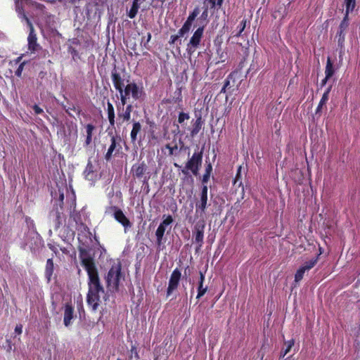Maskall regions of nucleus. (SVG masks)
<instances>
[{
    "mask_svg": "<svg viewBox=\"0 0 360 360\" xmlns=\"http://www.w3.org/2000/svg\"><path fill=\"white\" fill-rule=\"evenodd\" d=\"M88 277L86 302L91 311L95 312L98 310L100 303L101 302L100 294L104 293V288L100 282L98 274Z\"/></svg>",
    "mask_w": 360,
    "mask_h": 360,
    "instance_id": "f257e3e1",
    "label": "nucleus"
},
{
    "mask_svg": "<svg viewBox=\"0 0 360 360\" xmlns=\"http://www.w3.org/2000/svg\"><path fill=\"white\" fill-rule=\"evenodd\" d=\"M120 95V101L122 106H124L130 96L134 101L139 100L143 95H144V90L143 86H139L134 82L127 84L121 90L117 91Z\"/></svg>",
    "mask_w": 360,
    "mask_h": 360,
    "instance_id": "f03ea898",
    "label": "nucleus"
},
{
    "mask_svg": "<svg viewBox=\"0 0 360 360\" xmlns=\"http://www.w3.org/2000/svg\"><path fill=\"white\" fill-rule=\"evenodd\" d=\"M131 173L134 179L142 183L143 186L149 188V180L151 177V172L148 165L143 160L134 164L131 169Z\"/></svg>",
    "mask_w": 360,
    "mask_h": 360,
    "instance_id": "7ed1b4c3",
    "label": "nucleus"
},
{
    "mask_svg": "<svg viewBox=\"0 0 360 360\" xmlns=\"http://www.w3.org/2000/svg\"><path fill=\"white\" fill-rule=\"evenodd\" d=\"M122 267L120 264L113 265L108 271L105 277L106 285L110 291H117L119 290L120 281L121 278Z\"/></svg>",
    "mask_w": 360,
    "mask_h": 360,
    "instance_id": "20e7f679",
    "label": "nucleus"
},
{
    "mask_svg": "<svg viewBox=\"0 0 360 360\" xmlns=\"http://www.w3.org/2000/svg\"><path fill=\"white\" fill-rule=\"evenodd\" d=\"M202 162V150L195 152L191 158L187 161L186 166L181 169L182 174H188L190 170L194 176L199 174V170Z\"/></svg>",
    "mask_w": 360,
    "mask_h": 360,
    "instance_id": "39448f33",
    "label": "nucleus"
},
{
    "mask_svg": "<svg viewBox=\"0 0 360 360\" xmlns=\"http://www.w3.org/2000/svg\"><path fill=\"white\" fill-rule=\"evenodd\" d=\"M108 134L110 136V144L104 155V158L107 162L111 160L113 157L119 156L122 153L121 136L117 134L114 135L112 133Z\"/></svg>",
    "mask_w": 360,
    "mask_h": 360,
    "instance_id": "423d86ee",
    "label": "nucleus"
},
{
    "mask_svg": "<svg viewBox=\"0 0 360 360\" xmlns=\"http://www.w3.org/2000/svg\"><path fill=\"white\" fill-rule=\"evenodd\" d=\"M79 255L82 265L86 271L88 276L98 274L94 260L93 257L89 255L86 249L79 248Z\"/></svg>",
    "mask_w": 360,
    "mask_h": 360,
    "instance_id": "0eeeda50",
    "label": "nucleus"
},
{
    "mask_svg": "<svg viewBox=\"0 0 360 360\" xmlns=\"http://www.w3.org/2000/svg\"><path fill=\"white\" fill-rule=\"evenodd\" d=\"M204 30L205 25L198 27L186 45V51L190 56L192 55L200 46L203 37Z\"/></svg>",
    "mask_w": 360,
    "mask_h": 360,
    "instance_id": "6e6552de",
    "label": "nucleus"
},
{
    "mask_svg": "<svg viewBox=\"0 0 360 360\" xmlns=\"http://www.w3.org/2000/svg\"><path fill=\"white\" fill-rule=\"evenodd\" d=\"M205 228V221L204 219L198 221L193 230V236L194 237V242L198 244L196 247V252L198 251L203 245L204 231Z\"/></svg>",
    "mask_w": 360,
    "mask_h": 360,
    "instance_id": "1a4fd4ad",
    "label": "nucleus"
},
{
    "mask_svg": "<svg viewBox=\"0 0 360 360\" xmlns=\"http://www.w3.org/2000/svg\"><path fill=\"white\" fill-rule=\"evenodd\" d=\"M164 219L158 226L155 231L156 243L158 245L162 244L163 237L167 226L170 225L173 222V217L172 215L163 216Z\"/></svg>",
    "mask_w": 360,
    "mask_h": 360,
    "instance_id": "9d476101",
    "label": "nucleus"
},
{
    "mask_svg": "<svg viewBox=\"0 0 360 360\" xmlns=\"http://www.w3.org/2000/svg\"><path fill=\"white\" fill-rule=\"evenodd\" d=\"M109 212H113L115 219L121 224L124 229L130 228L131 223L129 219L125 216L123 211L117 206H110L108 207Z\"/></svg>",
    "mask_w": 360,
    "mask_h": 360,
    "instance_id": "9b49d317",
    "label": "nucleus"
},
{
    "mask_svg": "<svg viewBox=\"0 0 360 360\" xmlns=\"http://www.w3.org/2000/svg\"><path fill=\"white\" fill-rule=\"evenodd\" d=\"M181 278V271L176 268L172 272L169 279L168 287L167 289V297H169L170 295L177 289L179 282Z\"/></svg>",
    "mask_w": 360,
    "mask_h": 360,
    "instance_id": "f8f14e48",
    "label": "nucleus"
},
{
    "mask_svg": "<svg viewBox=\"0 0 360 360\" xmlns=\"http://www.w3.org/2000/svg\"><path fill=\"white\" fill-rule=\"evenodd\" d=\"M30 24V32L27 37L28 50L31 53H35L41 49V46L37 43V37L32 23Z\"/></svg>",
    "mask_w": 360,
    "mask_h": 360,
    "instance_id": "ddd939ff",
    "label": "nucleus"
},
{
    "mask_svg": "<svg viewBox=\"0 0 360 360\" xmlns=\"http://www.w3.org/2000/svg\"><path fill=\"white\" fill-rule=\"evenodd\" d=\"M207 192L208 188L207 185H203L201 188L200 198L195 204L196 212L205 213L207 207Z\"/></svg>",
    "mask_w": 360,
    "mask_h": 360,
    "instance_id": "4468645a",
    "label": "nucleus"
},
{
    "mask_svg": "<svg viewBox=\"0 0 360 360\" xmlns=\"http://www.w3.org/2000/svg\"><path fill=\"white\" fill-rule=\"evenodd\" d=\"M63 209L56 206L53 207V210L51 212V215L54 217L53 222L55 229H58L63 224L65 220V217L63 213Z\"/></svg>",
    "mask_w": 360,
    "mask_h": 360,
    "instance_id": "2eb2a0df",
    "label": "nucleus"
},
{
    "mask_svg": "<svg viewBox=\"0 0 360 360\" xmlns=\"http://www.w3.org/2000/svg\"><path fill=\"white\" fill-rule=\"evenodd\" d=\"M290 4L291 2L289 0H285L282 4H278L273 14L274 18H284L288 13Z\"/></svg>",
    "mask_w": 360,
    "mask_h": 360,
    "instance_id": "dca6fc26",
    "label": "nucleus"
},
{
    "mask_svg": "<svg viewBox=\"0 0 360 360\" xmlns=\"http://www.w3.org/2000/svg\"><path fill=\"white\" fill-rule=\"evenodd\" d=\"M74 317V307L71 303H66L65 304L63 323L65 326H69L71 324V321Z\"/></svg>",
    "mask_w": 360,
    "mask_h": 360,
    "instance_id": "f3484780",
    "label": "nucleus"
},
{
    "mask_svg": "<svg viewBox=\"0 0 360 360\" xmlns=\"http://www.w3.org/2000/svg\"><path fill=\"white\" fill-rule=\"evenodd\" d=\"M111 79L115 89L118 91L124 86V80L115 68L111 72Z\"/></svg>",
    "mask_w": 360,
    "mask_h": 360,
    "instance_id": "a211bd4d",
    "label": "nucleus"
},
{
    "mask_svg": "<svg viewBox=\"0 0 360 360\" xmlns=\"http://www.w3.org/2000/svg\"><path fill=\"white\" fill-rule=\"evenodd\" d=\"M54 271V263L53 258H49L46 260L44 275L47 280V283H50Z\"/></svg>",
    "mask_w": 360,
    "mask_h": 360,
    "instance_id": "6ab92c4d",
    "label": "nucleus"
},
{
    "mask_svg": "<svg viewBox=\"0 0 360 360\" xmlns=\"http://www.w3.org/2000/svg\"><path fill=\"white\" fill-rule=\"evenodd\" d=\"M85 179L89 181H93L96 177V171L91 161H89L84 171Z\"/></svg>",
    "mask_w": 360,
    "mask_h": 360,
    "instance_id": "aec40b11",
    "label": "nucleus"
},
{
    "mask_svg": "<svg viewBox=\"0 0 360 360\" xmlns=\"http://www.w3.org/2000/svg\"><path fill=\"white\" fill-rule=\"evenodd\" d=\"M142 129L141 124L138 121H134L132 129L130 133V139L132 143H134L137 140V136L139 133H141Z\"/></svg>",
    "mask_w": 360,
    "mask_h": 360,
    "instance_id": "412c9836",
    "label": "nucleus"
},
{
    "mask_svg": "<svg viewBox=\"0 0 360 360\" xmlns=\"http://www.w3.org/2000/svg\"><path fill=\"white\" fill-rule=\"evenodd\" d=\"M145 1L146 0H133L131 8L127 13V15L129 18L133 19L136 16L141 4Z\"/></svg>",
    "mask_w": 360,
    "mask_h": 360,
    "instance_id": "4be33fe9",
    "label": "nucleus"
},
{
    "mask_svg": "<svg viewBox=\"0 0 360 360\" xmlns=\"http://www.w3.org/2000/svg\"><path fill=\"white\" fill-rule=\"evenodd\" d=\"M331 89H332V85L328 86L326 89V90L325 91V92L323 93V94L322 95V97L319 101V103L316 109V114L319 113L321 110L323 105H324L326 103V102L328 101L329 94L331 91Z\"/></svg>",
    "mask_w": 360,
    "mask_h": 360,
    "instance_id": "5701e85b",
    "label": "nucleus"
},
{
    "mask_svg": "<svg viewBox=\"0 0 360 360\" xmlns=\"http://www.w3.org/2000/svg\"><path fill=\"white\" fill-rule=\"evenodd\" d=\"M107 113L110 125V127H114L115 124V110L113 105L110 101H108L107 103Z\"/></svg>",
    "mask_w": 360,
    "mask_h": 360,
    "instance_id": "b1692460",
    "label": "nucleus"
},
{
    "mask_svg": "<svg viewBox=\"0 0 360 360\" xmlns=\"http://www.w3.org/2000/svg\"><path fill=\"white\" fill-rule=\"evenodd\" d=\"M335 70L333 62L330 58L328 57L325 68V75L326 76V79H330L335 74Z\"/></svg>",
    "mask_w": 360,
    "mask_h": 360,
    "instance_id": "393cba45",
    "label": "nucleus"
},
{
    "mask_svg": "<svg viewBox=\"0 0 360 360\" xmlns=\"http://www.w3.org/2000/svg\"><path fill=\"white\" fill-rule=\"evenodd\" d=\"M214 44H215V45L217 46V54L218 58H219V60H218L217 63H224V62H225V60L227 58V53L224 50H223L221 49V42H219L217 44V41L215 40L214 41Z\"/></svg>",
    "mask_w": 360,
    "mask_h": 360,
    "instance_id": "a878e982",
    "label": "nucleus"
},
{
    "mask_svg": "<svg viewBox=\"0 0 360 360\" xmlns=\"http://www.w3.org/2000/svg\"><path fill=\"white\" fill-rule=\"evenodd\" d=\"M117 108L118 111V120H122L121 123L129 121L131 119V115L124 110V106L122 107V112L120 111L121 108L119 105H117Z\"/></svg>",
    "mask_w": 360,
    "mask_h": 360,
    "instance_id": "bb28decb",
    "label": "nucleus"
},
{
    "mask_svg": "<svg viewBox=\"0 0 360 360\" xmlns=\"http://www.w3.org/2000/svg\"><path fill=\"white\" fill-rule=\"evenodd\" d=\"M202 124L203 122L202 120V117L201 116H199L193 124V129L191 131V135L192 136L197 135L201 129Z\"/></svg>",
    "mask_w": 360,
    "mask_h": 360,
    "instance_id": "cd10ccee",
    "label": "nucleus"
},
{
    "mask_svg": "<svg viewBox=\"0 0 360 360\" xmlns=\"http://www.w3.org/2000/svg\"><path fill=\"white\" fill-rule=\"evenodd\" d=\"M321 254V248H320V253L315 257L311 259V260L304 263L302 266L307 271L311 269L318 262L319 255Z\"/></svg>",
    "mask_w": 360,
    "mask_h": 360,
    "instance_id": "c85d7f7f",
    "label": "nucleus"
},
{
    "mask_svg": "<svg viewBox=\"0 0 360 360\" xmlns=\"http://www.w3.org/2000/svg\"><path fill=\"white\" fill-rule=\"evenodd\" d=\"M344 4L345 5V12L346 13H349L352 12L356 7V0H345Z\"/></svg>",
    "mask_w": 360,
    "mask_h": 360,
    "instance_id": "c756f323",
    "label": "nucleus"
},
{
    "mask_svg": "<svg viewBox=\"0 0 360 360\" xmlns=\"http://www.w3.org/2000/svg\"><path fill=\"white\" fill-rule=\"evenodd\" d=\"M349 13H345L343 19L342 20V21L339 25V27H338L339 30L345 32L347 30V29L348 28V27H349Z\"/></svg>",
    "mask_w": 360,
    "mask_h": 360,
    "instance_id": "7c9ffc66",
    "label": "nucleus"
},
{
    "mask_svg": "<svg viewBox=\"0 0 360 360\" xmlns=\"http://www.w3.org/2000/svg\"><path fill=\"white\" fill-rule=\"evenodd\" d=\"M183 98L181 94V88H177L174 92L172 101L174 103H180L182 102Z\"/></svg>",
    "mask_w": 360,
    "mask_h": 360,
    "instance_id": "2f4dec72",
    "label": "nucleus"
},
{
    "mask_svg": "<svg viewBox=\"0 0 360 360\" xmlns=\"http://www.w3.org/2000/svg\"><path fill=\"white\" fill-rule=\"evenodd\" d=\"M306 271L307 270L302 266L300 267L295 274V281L297 283L300 282L303 278Z\"/></svg>",
    "mask_w": 360,
    "mask_h": 360,
    "instance_id": "473e14b6",
    "label": "nucleus"
},
{
    "mask_svg": "<svg viewBox=\"0 0 360 360\" xmlns=\"http://www.w3.org/2000/svg\"><path fill=\"white\" fill-rule=\"evenodd\" d=\"M336 37H338V45L342 47L345 39V32L338 30Z\"/></svg>",
    "mask_w": 360,
    "mask_h": 360,
    "instance_id": "72a5a7b5",
    "label": "nucleus"
},
{
    "mask_svg": "<svg viewBox=\"0 0 360 360\" xmlns=\"http://www.w3.org/2000/svg\"><path fill=\"white\" fill-rule=\"evenodd\" d=\"M207 291V287H204L203 286V284H198V294H197V296H196V298L197 299H200V297H202L205 293Z\"/></svg>",
    "mask_w": 360,
    "mask_h": 360,
    "instance_id": "f704fd0d",
    "label": "nucleus"
},
{
    "mask_svg": "<svg viewBox=\"0 0 360 360\" xmlns=\"http://www.w3.org/2000/svg\"><path fill=\"white\" fill-rule=\"evenodd\" d=\"M189 118L190 115L188 113L181 112L178 116V122L179 124H183L185 120H188Z\"/></svg>",
    "mask_w": 360,
    "mask_h": 360,
    "instance_id": "c9c22d12",
    "label": "nucleus"
},
{
    "mask_svg": "<svg viewBox=\"0 0 360 360\" xmlns=\"http://www.w3.org/2000/svg\"><path fill=\"white\" fill-rule=\"evenodd\" d=\"M239 181L238 186H242V181H241V167L240 166L238 168L237 173L236 174V176L233 179V184L236 185Z\"/></svg>",
    "mask_w": 360,
    "mask_h": 360,
    "instance_id": "e433bc0d",
    "label": "nucleus"
},
{
    "mask_svg": "<svg viewBox=\"0 0 360 360\" xmlns=\"http://www.w3.org/2000/svg\"><path fill=\"white\" fill-rule=\"evenodd\" d=\"M200 13V8L199 7L196 6L192 12H191L189 13V15L188 16L187 18L194 21L196 18V17L199 15Z\"/></svg>",
    "mask_w": 360,
    "mask_h": 360,
    "instance_id": "4c0bfd02",
    "label": "nucleus"
},
{
    "mask_svg": "<svg viewBox=\"0 0 360 360\" xmlns=\"http://www.w3.org/2000/svg\"><path fill=\"white\" fill-rule=\"evenodd\" d=\"M246 27V20H243L240 25H238V32L235 34V37H238L241 35L242 32L244 31Z\"/></svg>",
    "mask_w": 360,
    "mask_h": 360,
    "instance_id": "58836bf2",
    "label": "nucleus"
},
{
    "mask_svg": "<svg viewBox=\"0 0 360 360\" xmlns=\"http://www.w3.org/2000/svg\"><path fill=\"white\" fill-rule=\"evenodd\" d=\"M86 136L92 137L93 132L95 129V126L92 124H87L85 127Z\"/></svg>",
    "mask_w": 360,
    "mask_h": 360,
    "instance_id": "ea45409f",
    "label": "nucleus"
},
{
    "mask_svg": "<svg viewBox=\"0 0 360 360\" xmlns=\"http://www.w3.org/2000/svg\"><path fill=\"white\" fill-rule=\"evenodd\" d=\"M165 148L169 150V155L172 156L174 155V151L178 149V146L176 143H174V146H171L169 143H167L165 146Z\"/></svg>",
    "mask_w": 360,
    "mask_h": 360,
    "instance_id": "a19ab883",
    "label": "nucleus"
},
{
    "mask_svg": "<svg viewBox=\"0 0 360 360\" xmlns=\"http://www.w3.org/2000/svg\"><path fill=\"white\" fill-rule=\"evenodd\" d=\"M285 345H286V347L284 349V352H286L287 354L290 352V351L291 350L292 347L294 346L295 345V340L294 339H291L287 342H285Z\"/></svg>",
    "mask_w": 360,
    "mask_h": 360,
    "instance_id": "79ce46f5",
    "label": "nucleus"
},
{
    "mask_svg": "<svg viewBox=\"0 0 360 360\" xmlns=\"http://www.w3.org/2000/svg\"><path fill=\"white\" fill-rule=\"evenodd\" d=\"M211 4V8H220L223 4V0H208Z\"/></svg>",
    "mask_w": 360,
    "mask_h": 360,
    "instance_id": "37998d69",
    "label": "nucleus"
},
{
    "mask_svg": "<svg viewBox=\"0 0 360 360\" xmlns=\"http://www.w3.org/2000/svg\"><path fill=\"white\" fill-rule=\"evenodd\" d=\"M193 21L187 18L186 20L184 22V25H182L183 27H184L188 32H190Z\"/></svg>",
    "mask_w": 360,
    "mask_h": 360,
    "instance_id": "c03bdc74",
    "label": "nucleus"
},
{
    "mask_svg": "<svg viewBox=\"0 0 360 360\" xmlns=\"http://www.w3.org/2000/svg\"><path fill=\"white\" fill-rule=\"evenodd\" d=\"M200 19L201 20H205L206 22H208V9H207V8H205L204 9V11H202V13L200 15ZM205 24H207V23H205ZM204 25L205 26L206 25Z\"/></svg>",
    "mask_w": 360,
    "mask_h": 360,
    "instance_id": "a18cd8bd",
    "label": "nucleus"
},
{
    "mask_svg": "<svg viewBox=\"0 0 360 360\" xmlns=\"http://www.w3.org/2000/svg\"><path fill=\"white\" fill-rule=\"evenodd\" d=\"M25 63L23 62L22 63H20L18 66V68H17V70H15V75L18 77H20L21 75H22V70H23V68H24V65H25Z\"/></svg>",
    "mask_w": 360,
    "mask_h": 360,
    "instance_id": "49530a36",
    "label": "nucleus"
},
{
    "mask_svg": "<svg viewBox=\"0 0 360 360\" xmlns=\"http://www.w3.org/2000/svg\"><path fill=\"white\" fill-rule=\"evenodd\" d=\"M233 73H230L227 77L226 78V79L224 80V86L225 87H227V89H229L230 88V80L231 79H233Z\"/></svg>",
    "mask_w": 360,
    "mask_h": 360,
    "instance_id": "de8ad7c7",
    "label": "nucleus"
},
{
    "mask_svg": "<svg viewBox=\"0 0 360 360\" xmlns=\"http://www.w3.org/2000/svg\"><path fill=\"white\" fill-rule=\"evenodd\" d=\"M189 32H188L184 27H181L176 34V35L181 38L184 37L185 34H188Z\"/></svg>",
    "mask_w": 360,
    "mask_h": 360,
    "instance_id": "09e8293b",
    "label": "nucleus"
},
{
    "mask_svg": "<svg viewBox=\"0 0 360 360\" xmlns=\"http://www.w3.org/2000/svg\"><path fill=\"white\" fill-rule=\"evenodd\" d=\"M180 38L176 35V34H173V35H171L170 38H169V44L170 45H174L176 43V41L179 39Z\"/></svg>",
    "mask_w": 360,
    "mask_h": 360,
    "instance_id": "8fccbe9b",
    "label": "nucleus"
},
{
    "mask_svg": "<svg viewBox=\"0 0 360 360\" xmlns=\"http://www.w3.org/2000/svg\"><path fill=\"white\" fill-rule=\"evenodd\" d=\"M63 200H64V193H60L59 194V198H58V204L56 206H58V207H60L61 209H63Z\"/></svg>",
    "mask_w": 360,
    "mask_h": 360,
    "instance_id": "3c124183",
    "label": "nucleus"
},
{
    "mask_svg": "<svg viewBox=\"0 0 360 360\" xmlns=\"http://www.w3.org/2000/svg\"><path fill=\"white\" fill-rule=\"evenodd\" d=\"M33 110L34 111V113L36 115H39L44 112V110L42 108H41L38 105L35 104L32 107Z\"/></svg>",
    "mask_w": 360,
    "mask_h": 360,
    "instance_id": "603ef678",
    "label": "nucleus"
},
{
    "mask_svg": "<svg viewBox=\"0 0 360 360\" xmlns=\"http://www.w3.org/2000/svg\"><path fill=\"white\" fill-rule=\"evenodd\" d=\"M25 222L27 224L29 228L33 229L34 227V221L29 217H25Z\"/></svg>",
    "mask_w": 360,
    "mask_h": 360,
    "instance_id": "864d4df0",
    "label": "nucleus"
},
{
    "mask_svg": "<svg viewBox=\"0 0 360 360\" xmlns=\"http://www.w3.org/2000/svg\"><path fill=\"white\" fill-rule=\"evenodd\" d=\"M210 175H211L210 174L204 173V174L202 176V182L203 185H205V184L207 183V181L210 179Z\"/></svg>",
    "mask_w": 360,
    "mask_h": 360,
    "instance_id": "5fc2aeb1",
    "label": "nucleus"
},
{
    "mask_svg": "<svg viewBox=\"0 0 360 360\" xmlns=\"http://www.w3.org/2000/svg\"><path fill=\"white\" fill-rule=\"evenodd\" d=\"M15 332L18 334V335H20L22 332V324H17L15 328Z\"/></svg>",
    "mask_w": 360,
    "mask_h": 360,
    "instance_id": "6e6d98bb",
    "label": "nucleus"
},
{
    "mask_svg": "<svg viewBox=\"0 0 360 360\" xmlns=\"http://www.w3.org/2000/svg\"><path fill=\"white\" fill-rule=\"evenodd\" d=\"M212 171V164L210 162H209L208 164L206 165L205 173L211 174Z\"/></svg>",
    "mask_w": 360,
    "mask_h": 360,
    "instance_id": "4d7b16f0",
    "label": "nucleus"
},
{
    "mask_svg": "<svg viewBox=\"0 0 360 360\" xmlns=\"http://www.w3.org/2000/svg\"><path fill=\"white\" fill-rule=\"evenodd\" d=\"M199 274H200V279H199L198 284H202V285L204 281H205V274L201 271H200Z\"/></svg>",
    "mask_w": 360,
    "mask_h": 360,
    "instance_id": "13d9d810",
    "label": "nucleus"
},
{
    "mask_svg": "<svg viewBox=\"0 0 360 360\" xmlns=\"http://www.w3.org/2000/svg\"><path fill=\"white\" fill-rule=\"evenodd\" d=\"M133 106L131 104L127 105L126 108H124V110L131 115L132 112Z\"/></svg>",
    "mask_w": 360,
    "mask_h": 360,
    "instance_id": "bf43d9fd",
    "label": "nucleus"
},
{
    "mask_svg": "<svg viewBox=\"0 0 360 360\" xmlns=\"http://www.w3.org/2000/svg\"><path fill=\"white\" fill-rule=\"evenodd\" d=\"M162 103H166V104H172V103H174V101H172V98H164L162 100Z\"/></svg>",
    "mask_w": 360,
    "mask_h": 360,
    "instance_id": "052dcab7",
    "label": "nucleus"
},
{
    "mask_svg": "<svg viewBox=\"0 0 360 360\" xmlns=\"http://www.w3.org/2000/svg\"><path fill=\"white\" fill-rule=\"evenodd\" d=\"M92 141V137H88L86 136V140H85V146H88L91 144Z\"/></svg>",
    "mask_w": 360,
    "mask_h": 360,
    "instance_id": "680f3d73",
    "label": "nucleus"
},
{
    "mask_svg": "<svg viewBox=\"0 0 360 360\" xmlns=\"http://www.w3.org/2000/svg\"><path fill=\"white\" fill-rule=\"evenodd\" d=\"M69 51H70V52L73 56H77V53H77V51L75 49L72 48V47H70V48H69Z\"/></svg>",
    "mask_w": 360,
    "mask_h": 360,
    "instance_id": "e2e57ef3",
    "label": "nucleus"
},
{
    "mask_svg": "<svg viewBox=\"0 0 360 360\" xmlns=\"http://www.w3.org/2000/svg\"><path fill=\"white\" fill-rule=\"evenodd\" d=\"M329 79H326V76H325V78L323 79L321 82V84H320V86H321V88H322L323 86H324L327 82L328 81Z\"/></svg>",
    "mask_w": 360,
    "mask_h": 360,
    "instance_id": "0e129e2a",
    "label": "nucleus"
},
{
    "mask_svg": "<svg viewBox=\"0 0 360 360\" xmlns=\"http://www.w3.org/2000/svg\"><path fill=\"white\" fill-rule=\"evenodd\" d=\"M151 37H152L151 34H150V32H148V33H147V36H146V43L144 44V46H145V47H146V43H148V42L150 41Z\"/></svg>",
    "mask_w": 360,
    "mask_h": 360,
    "instance_id": "69168bd1",
    "label": "nucleus"
},
{
    "mask_svg": "<svg viewBox=\"0 0 360 360\" xmlns=\"http://www.w3.org/2000/svg\"><path fill=\"white\" fill-rule=\"evenodd\" d=\"M48 245H49V249H51L52 251H53L55 253H56L57 249L54 245H51V244H49Z\"/></svg>",
    "mask_w": 360,
    "mask_h": 360,
    "instance_id": "338daca9",
    "label": "nucleus"
},
{
    "mask_svg": "<svg viewBox=\"0 0 360 360\" xmlns=\"http://www.w3.org/2000/svg\"><path fill=\"white\" fill-rule=\"evenodd\" d=\"M227 91V87H225L224 85H223V87L221 88V91H220V94H226Z\"/></svg>",
    "mask_w": 360,
    "mask_h": 360,
    "instance_id": "774afa93",
    "label": "nucleus"
}]
</instances>
